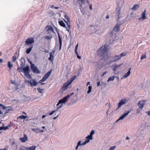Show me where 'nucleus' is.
I'll return each mask as SVG.
<instances>
[{
  "mask_svg": "<svg viewBox=\"0 0 150 150\" xmlns=\"http://www.w3.org/2000/svg\"><path fill=\"white\" fill-rule=\"evenodd\" d=\"M107 47V46L105 45L103 46L97 52L98 54L100 56L101 59L104 60H107L109 58Z\"/></svg>",
  "mask_w": 150,
  "mask_h": 150,
  "instance_id": "nucleus-1",
  "label": "nucleus"
},
{
  "mask_svg": "<svg viewBox=\"0 0 150 150\" xmlns=\"http://www.w3.org/2000/svg\"><path fill=\"white\" fill-rule=\"evenodd\" d=\"M76 76H75L71 78L70 79V80L67 81L66 83H65L63 84L62 88V90L63 91H65L68 88V86L71 84L72 82L76 79Z\"/></svg>",
  "mask_w": 150,
  "mask_h": 150,
  "instance_id": "nucleus-2",
  "label": "nucleus"
},
{
  "mask_svg": "<svg viewBox=\"0 0 150 150\" xmlns=\"http://www.w3.org/2000/svg\"><path fill=\"white\" fill-rule=\"evenodd\" d=\"M1 114L4 115L8 112L9 111L11 110L12 108L10 107H5L1 104Z\"/></svg>",
  "mask_w": 150,
  "mask_h": 150,
  "instance_id": "nucleus-3",
  "label": "nucleus"
},
{
  "mask_svg": "<svg viewBox=\"0 0 150 150\" xmlns=\"http://www.w3.org/2000/svg\"><path fill=\"white\" fill-rule=\"evenodd\" d=\"M64 17L65 19V20H64V21L67 24V27H66V28L67 30L69 32L70 28V19L66 13L64 14Z\"/></svg>",
  "mask_w": 150,
  "mask_h": 150,
  "instance_id": "nucleus-4",
  "label": "nucleus"
},
{
  "mask_svg": "<svg viewBox=\"0 0 150 150\" xmlns=\"http://www.w3.org/2000/svg\"><path fill=\"white\" fill-rule=\"evenodd\" d=\"M31 65L30 66V68L32 71L34 73L39 74L40 73V71L38 69L37 67H35L34 64L32 63V62H31L30 63Z\"/></svg>",
  "mask_w": 150,
  "mask_h": 150,
  "instance_id": "nucleus-5",
  "label": "nucleus"
},
{
  "mask_svg": "<svg viewBox=\"0 0 150 150\" xmlns=\"http://www.w3.org/2000/svg\"><path fill=\"white\" fill-rule=\"evenodd\" d=\"M51 73V70H50L47 72L45 76L43 77L42 79L39 81V83H41L42 82L44 81L47 79L49 76L50 75Z\"/></svg>",
  "mask_w": 150,
  "mask_h": 150,
  "instance_id": "nucleus-6",
  "label": "nucleus"
},
{
  "mask_svg": "<svg viewBox=\"0 0 150 150\" xmlns=\"http://www.w3.org/2000/svg\"><path fill=\"white\" fill-rule=\"evenodd\" d=\"M70 96L68 95L67 96L63 98L62 99H61L59 100V102L57 103V105H58L59 104L62 103H64L67 99L69 98Z\"/></svg>",
  "mask_w": 150,
  "mask_h": 150,
  "instance_id": "nucleus-7",
  "label": "nucleus"
},
{
  "mask_svg": "<svg viewBox=\"0 0 150 150\" xmlns=\"http://www.w3.org/2000/svg\"><path fill=\"white\" fill-rule=\"evenodd\" d=\"M34 42V40L33 38H29L27 39L25 41V45H28L31 44Z\"/></svg>",
  "mask_w": 150,
  "mask_h": 150,
  "instance_id": "nucleus-8",
  "label": "nucleus"
},
{
  "mask_svg": "<svg viewBox=\"0 0 150 150\" xmlns=\"http://www.w3.org/2000/svg\"><path fill=\"white\" fill-rule=\"evenodd\" d=\"M120 24H116L115 26L113 28V29L112 30V31L111 32V34H113V31H114L116 32H119L120 30Z\"/></svg>",
  "mask_w": 150,
  "mask_h": 150,
  "instance_id": "nucleus-9",
  "label": "nucleus"
},
{
  "mask_svg": "<svg viewBox=\"0 0 150 150\" xmlns=\"http://www.w3.org/2000/svg\"><path fill=\"white\" fill-rule=\"evenodd\" d=\"M27 83H29L30 84L31 86H35L37 84V83L35 79H33L30 81H28Z\"/></svg>",
  "mask_w": 150,
  "mask_h": 150,
  "instance_id": "nucleus-10",
  "label": "nucleus"
},
{
  "mask_svg": "<svg viewBox=\"0 0 150 150\" xmlns=\"http://www.w3.org/2000/svg\"><path fill=\"white\" fill-rule=\"evenodd\" d=\"M145 101V100H141L139 101L138 103V105L139 108L142 109L143 108Z\"/></svg>",
  "mask_w": 150,
  "mask_h": 150,
  "instance_id": "nucleus-11",
  "label": "nucleus"
},
{
  "mask_svg": "<svg viewBox=\"0 0 150 150\" xmlns=\"http://www.w3.org/2000/svg\"><path fill=\"white\" fill-rule=\"evenodd\" d=\"M13 124L11 122L8 126L6 127H4V125L3 124V126L1 127V130H6L8 129L9 127L13 126Z\"/></svg>",
  "mask_w": 150,
  "mask_h": 150,
  "instance_id": "nucleus-12",
  "label": "nucleus"
},
{
  "mask_svg": "<svg viewBox=\"0 0 150 150\" xmlns=\"http://www.w3.org/2000/svg\"><path fill=\"white\" fill-rule=\"evenodd\" d=\"M113 59H114L113 60H111L110 61V62L112 63L114 62H116L121 59L120 57V55H115L113 57Z\"/></svg>",
  "mask_w": 150,
  "mask_h": 150,
  "instance_id": "nucleus-13",
  "label": "nucleus"
},
{
  "mask_svg": "<svg viewBox=\"0 0 150 150\" xmlns=\"http://www.w3.org/2000/svg\"><path fill=\"white\" fill-rule=\"evenodd\" d=\"M146 10L142 12L141 13L142 17L139 18V20H140L141 19H142L143 20H145L146 18Z\"/></svg>",
  "mask_w": 150,
  "mask_h": 150,
  "instance_id": "nucleus-14",
  "label": "nucleus"
},
{
  "mask_svg": "<svg viewBox=\"0 0 150 150\" xmlns=\"http://www.w3.org/2000/svg\"><path fill=\"white\" fill-rule=\"evenodd\" d=\"M130 112V111L128 110L126 111V112L123 115L121 116L120 118L118 119L117 121L116 122L119 121L120 120H122Z\"/></svg>",
  "mask_w": 150,
  "mask_h": 150,
  "instance_id": "nucleus-15",
  "label": "nucleus"
},
{
  "mask_svg": "<svg viewBox=\"0 0 150 150\" xmlns=\"http://www.w3.org/2000/svg\"><path fill=\"white\" fill-rule=\"evenodd\" d=\"M122 64H115L112 66V70L114 71H115L116 70L119 69L122 65Z\"/></svg>",
  "mask_w": 150,
  "mask_h": 150,
  "instance_id": "nucleus-16",
  "label": "nucleus"
},
{
  "mask_svg": "<svg viewBox=\"0 0 150 150\" xmlns=\"http://www.w3.org/2000/svg\"><path fill=\"white\" fill-rule=\"evenodd\" d=\"M126 100L125 99H122L120 102H119L118 104V108H120L122 105H124L126 101Z\"/></svg>",
  "mask_w": 150,
  "mask_h": 150,
  "instance_id": "nucleus-17",
  "label": "nucleus"
},
{
  "mask_svg": "<svg viewBox=\"0 0 150 150\" xmlns=\"http://www.w3.org/2000/svg\"><path fill=\"white\" fill-rule=\"evenodd\" d=\"M58 35L59 38V50H60L61 49L62 46V39L59 33H58Z\"/></svg>",
  "mask_w": 150,
  "mask_h": 150,
  "instance_id": "nucleus-18",
  "label": "nucleus"
},
{
  "mask_svg": "<svg viewBox=\"0 0 150 150\" xmlns=\"http://www.w3.org/2000/svg\"><path fill=\"white\" fill-rule=\"evenodd\" d=\"M24 137L21 138L20 139V140L23 143L25 142L26 141H28V137L26 136V135L24 134Z\"/></svg>",
  "mask_w": 150,
  "mask_h": 150,
  "instance_id": "nucleus-19",
  "label": "nucleus"
},
{
  "mask_svg": "<svg viewBox=\"0 0 150 150\" xmlns=\"http://www.w3.org/2000/svg\"><path fill=\"white\" fill-rule=\"evenodd\" d=\"M131 69V68H130L128 71L127 73L125 74L123 76L122 78L121 79H122L123 78L125 79L128 77L130 74V70Z\"/></svg>",
  "mask_w": 150,
  "mask_h": 150,
  "instance_id": "nucleus-20",
  "label": "nucleus"
},
{
  "mask_svg": "<svg viewBox=\"0 0 150 150\" xmlns=\"http://www.w3.org/2000/svg\"><path fill=\"white\" fill-rule=\"evenodd\" d=\"M95 133V131L94 130H92L90 133V135H88L86 137V139L89 138L90 140H92L93 139L92 135Z\"/></svg>",
  "mask_w": 150,
  "mask_h": 150,
  "instance_id": "nucleus-21",
  "label": "nucleus"
},
{
  "mask_svg": "<svg viewBox=\"0 0 150 150\" xmlns=\"http://www.w3.org/2000/svg\"><path fill=\"white\" fill-rule=\"evenodd\" d=\"M116 14L118 18H120L119 16L120 14V9L119 7H117L116 9Z\"/></svg>",
  "mask_w": 150,
  "mask_h": 150,
  "instance_id": "nucleus-22",
  "label": "nucleus"
},
{
  "mask_svg": "<svg viewBox=\"0 0 150 150\" xmlns=\"http://www.w3.org/2000/svg\"><path fill=\"white\" fill-rule=\"evenodd\" d=\"M30 69V67L28 65L26 66L25 67L23 68L24 72L29 71Z\"/></svg>",
  "mask_w": 150,
  "mask_h": 150,
  "instance_id": "nucleus-23",
  "label": "nucleus"
},
{
  "mask_svg": "<svg viewBox=\"0 0 150 150\" xmlns=\"http://www.w3.org/2000/svg\"><path fill=\"white\" fill-rule=\"evenodd\" d=\"M33 48V45H30L29 48H27L26 50V52L27 54H29Z\"/></svg>",
  "mask_w": 150,
  "mask_h": 150,
  "instance_id": "nucleus-24",
  "label": "nucleus"
},
{
  "mask_svg": "<svg viewBox=\"0 0 150 150\" xmlns=\"http://www.w3.org/2000/svg\"><path fill=\"white\" fill-rule=\"evenodd\" d=\"M59 25L63 27L64 28L66 27H66L65 25V23H64L63 21H59Z\"/></svg>",
  "mask_w": 150,
  "mask_h": 150,
  "instance_id": "nucleus-25",
  "label": "nucleus"
},
{
  "mask_svg": "<svg viewBox=\"0 0 150 150\" xmlns=\"http://www.w3.org/2000/svg\"><path fill=\"white\" fill-rule=\"evenodd\" d=\"M17 54V53H16L13 56L12 58L11 61L12 62H15L16 60L17 59L16 55Z\"/></svg>",
  "mask_w": 150,
  "mask_h": 150,
  "instance_id": "nucleus-26",
  "label": "nucleus"
},
{
  "mask_svg": "<svg viewBox=\"0 0 150 150\" xmlns=\"http://www.w3.org/2000/svg\"><path fill=\"white\" fill-rule=\"evenodd\" d=\"M139 7V5L138 4H135L132 8V10H135Z\"/></svg>",
  "mask_w": 150,
  "mask_h": 150,
  "instance_id": "nucleus-27",
  "label": "nucleus"
},
{
  "mask_svg": "<svg viewBox=\"0 0 150 150\" xmlns=\"http://www.w3.org/2000/svg\"><path fill=\"white\" fill-rule=\"evenodd\" d=\"M46 28H47V31L50 30L52 32H54L53 28L52 27L50 26H47L46 27Z\"/></svg>",
  "mask_w": 150,
  "mask_h": 150,
  "instance_id": "nucleus-28",
  "label": "nucleus"
},
{
  "mask_svg": "<svg viewBox=\"0 0 150 150\" xmlns=\"http://www.w3.org/2000/svg\"><path fill=\"white\" fill-rule=\"evenodd\" d=\"M31 129L32 131L38 134L39 132V128H32Z\"/></svg>",
  "mask_w": 150,
  "mask_h": 150,
  "instance_id": "nucleus-29",
  "label": "nucleus"
},
{
  "mask_svg": "<svg viewBox=\"0 0 150 150\" xmlns=\"http://www.w3.org/2000/svg\"><path fill=\"white\" fill-rule=\"evenodd\" d=\"M36 148V146H35L27 147L28 150H35Z\"/></svg>",
  "mask_w": 150,
  "mask_h": 150,
  "instance_id": "nucleus-30",
  "label": "nucleus"
},
{
  "mask_svg": "<svg viewBox=\"0 0 150 150\" xmlns=\"http://www.w3.org/2000/svg\"><path fill=\"white\" fill-rule=\"evenodd\" d=\"M28 117L27 116H25L24 115H21L17 117V119H25L26 118Z\"/></svg>",
  "mask_w": 150,
  "mask_h": 150,
  "instance_id": "nucleus-31",
  "label": "nucleus"
},
{
  "mask_svg": "<svg viewBox=\"0 0 150 150\" xmlns=\"http://www.w3.org/2000/svg\"><path fill=\"white\" fill-rule=\"evenodd\" d=\"M55 52V50H54L52 51L50 53V57L52 58V59H53V57L54 53Z\"/></svg>",
  "mask_w": 150,
  "mask_h": 150,
  "instance_id": "nucleus-32",
  "label": "nucleus"
},
{
  "mask_svg": "<svg viewBox=\"0 0 150 150\" xmlns=\"http://www.w3.org/2000/svg\"><path fill=\"white\" fill-rule=\"evenodd\" d=\"M8 66L9 68L10 69H11V68L13 67V65L11 63L10 61H9L8 63Z\"/></svg>",
  "mask_w": 150,
  "mask_h": 150,
  "instance_id": "nucleus-33",
  "label": "nucleus"
},
{
  "mask_svg": "<svg viewBox=\"0 0 150 150\" xmlns=\"http://www.w3.org/2000/svg\"><path fill=\"white\" fill-rule=\"evenodd\" d=\"M115 76H112L108 78V80L107 81H112L114 80L115 78Z\"/></svg>",
  "mask_w": 150,
  "mask_h": 150,
  "instance_id": "nucleus-34",
  "label": "nucleus"
},
{
  "mask_svg": "<svg viewBox=\"0 0 150 150\" xmlns=\"http://www.w3.org/2000/svg\"><path fill=\"white\" fill-rule=\"evenodd\" d=\"M24 75L25 77L27 78H29V77H30L29 71L24 72Z\"/></svg>",
  "mask_w": 150,
  "mask_h": 150,
  "instance_id": "nucleus-35",
  "label": "nucleus"
},
{
  "mask_svg": "<svg viewBox=\"0 0 150 150\" xmlns=\"http://www.w3.org/2000/svg\"><path fill=\"white\" fill-rule=\"evenodd\" d=\"M19 150H28L27 147L24 146H21L19 148Z\"/></svg>",
  "mask_w": 150,
  "mask_h": 150,
  "instance_id": "nucleus-36",
  "label": "nucleus"
},
{
  "mask_svg": "<svg viewBox=\"0 0 150 150\" xmlns=\"http://www.w3.org/2000/svg\"><path fill=\"white\" fill-rule=\"evenodd\" d=\"M127 54V53L124 52L121 53L120 54V58H121V57L125 56Z\"/></svg>",
  "mask_w": 150,
  "mask_h": 150,
  "instance_id": "nucleus-37",
  "label": "nucleus"
},
{
  "mask_svg": "<svg viewBox=\"0 0 150 150\" xmlns=\"http://www.w3.org/2000/svg\"><path fill=\"white\" fill-rule=\"evenodd\" d=\"M88 91H87V93H89L91 92V91L92 87L91 86H88Z\"/></svg>",
  "mask_w": 150,
  "mask_h": 150,
  "instance_id": "nucleus-38",
  "label": "nucleus"
},
{
  "mask_svg": "<svg viewBox=\"0 0 150 150\" xmlns=\"http://www.w3.org/2000/svg\"><path fill=\"white\" fill-rule=\"evenodd\" d=\"M44 89H42L40 88H37V90L38 91V92L40 93H42L43 91L44 90Z\"/></svg>",
  "mask_w": 150,
  "mask_h": 150,
  "instance_id": "nucleus-39",
  "label": "nucleus"
},
{
  "mask_svg": "<svg viewBox=\"0 0 150 150\" xmlns=\"http://www.w3.org/2000/svg\"><path fill=\"white\" fill-rule=\"evenodd\" d=\"M78 44H77V45H76L75 47V52L76 54H77V49H78Z\"/></svg>",
  "mask_w": 150,
  "mask_h": 150,
  "instance_id": "nucleus-40",
  "label": "nucleus"
},
{
  "mask_svg": "<svg viewBox=\"0 0 150 150\" xmlns=\"http://www.w3.org/2000/svg\"><path fill=\"white\" fill-rule=\"evenodd\" d=\"M81 142L79 141L78 142L77 144V145L76 148V150L78 149V147L79 146L81 145Z\"/></svg>",
  "mask_w": 150,
  "mask_h": 150,
  "instance_id": "nucleus-41",
  "label": "nucleus"
},
{
  "mask_svg": "<svg viewBox=\"0 0 150 150\" xmlns=\"http://www.w3.org/2000/svg\"><path fill=\"white\" fill-rule=\"evenodd\" d=\"M146 58V55H143L141 57V59H145Z\"/></svg>",
  "mask_w": 150,
  "mask_h": 150,
  "instance_id": "nucleus-42",
  "label": "nucleus"
},
{
  "mask_svg": "<svg viewBox=\"0 0 150 150\" xmlns=\"http://www.w3.org/2000/svg\"><path fill=\"white\" fill-rule=\"evenodd\" d=\"M116 148V146H112L110 147L109 150H114Z\"/></svg>",
  "mask_w": 150,
  "mask_h": 150,
  "instance_id": "nucleus-43",
  "label": "nucleus"
},
{
  "mask_svg": "<svg viewBox=\"0 0 150 150\" xmlns=\"http://www.w3.org/2000/svg\"><path fill=\"white\" fill-rule=\"evenodd\" d=\"M8 146H5V148L4 149H1V150H8Z\"/></svg>",
  "mask_w": 150,
  "mask_h": 150,
  "instance_id": "nucleus-44",
  "label": "nucleus"
},
{
  "mask_svg": "<svg viewBox=\"0 0 150 150\" xmlns=\"http://www.w3.org/2000/svg\"><path fill=\"white\" fill-rule=\"evenodd\" d=\"M55 110L52 111L51 112L49 113V115H52L55 112Z\"/></svg>",
  "mask_w": 150,
  "mask_h": 150,
  "instance_id": "nucleus-45",
  "label": "nucleus"
},
{
  "mask_svg": "<svg viewBox=\"0 0 150 150\" xmlns=\"http://www.w3.org/2000/svg\"><path fill=\"white\" fill-rule=\"evenodd\" d=\"M77 55V57L79 59H81V57L80 56H79L78 54V53H77V54H76Z\"/></svg>",
  "mask_w": 150,
  "mask_h": 150,
  "instance_id": "nucleus-46",
  "label": "nucleus"
},
{
  "mask_svg": "<svg viewBox=\"0 0 150 150\" xmlns=\"http://www.w3.org/2000/svg\"><path fill=\"white\" fill-rule=\"evenodd\" d=\"M51 38V37H49V36H46L45 37V39H47V40H50V39Z\"/></svg>",
  "mask_w": 150,
  "mask_h": 150,
  "instance_id": "nucleus-47",
  "label": "nucleus"
},
{
  "mask_svg": "<svg viewBox=\"0 0 150 150\" xmlns=\"http://www.w3.org/2000/svg\"><path fill=\"white\" fill-rule=\"evenodd\" d=\"M90 139L89 138L86 139L85 140V141L87 143H88L90 141Z\"/></svg>",
  "mask_w": 150,
  "mask_h": 150,
  "instance_id": "nucleus-48",
  "label": "nucleus"
},
{
  "mask_svg": "<svg viewBox=\"0 0 150 150\" xmlns=\"http://www.w3.org/2000/svg\"><path fill=\"white\" fill-rule=\"evenodd\" d=\"M89 8L91 10H92V5L91 4H90L89 5Z\"/></svg>",
  "mask_w": 150,
  "mask_h": 150,
  "instance_id": "nucleus-49",
  "label": "nucleus"
},
{
  "mask_svg": "<svg viewBox=\"0 0 150 150\" xmlns=\"http://www.w3.org/2000/svg\"><path fill=\"white\" fill-rule=\"evenodd\" d=\"M107 73V72H105L103 73V74L101 75V76H103L105 74H106Z\"/></svg>",
  "mask_w": 150,
  "mask_h": 150,
  "instance_id": "nucleus-50",
  "label": "nucleus"
},
{
  "mask_svg": "<svg viewBox=\"0 0 150 150\" xmlns=\"http://www.w3.org/2000/svg\"><path fill=\"white\" fill-rule=\"evenodd\" d=\"M139 112H140V110L139 109H137V110L136 113H139Z\"/></svg>",
  "mask_w": 150,
  "mask_h": 150,
  "instance_id": "nucleus-51",
  "label": "nucleus"
},
{
  "mask_svg": "<svg viewBox=\"0 0 150 150\" xmlns=\"http://www.w3.org/2000/svg\"><path fill=\"white\" fill-rule=\"evenodd\" d=\"M87 143L86 141H85L84 142L81 144V145H84L86 144Z\"/></svg>",
  "mask_w": 150,
  "mask_h": 150,
  "instance_id": "nucleus-52",
  "label": "nucleus"
},
{
  "mask_svg": "<svg viewBox=\"0 0 150 150\" xmlns=\"http://www.w3.org/2000/svg\"><path fill=\"white\" fill-rule=\"evenodd\" d=\"M97 86H98L100 85V81H98L97 82Z\"/></svg>",
  "mask_w": 150,
  "mask_h": 150,
  "instance_id": "nucleus-53",
  "label": "nucleus"
},
{
  "mask_svg": "<svg viewBox=\"0 0 150 150\" xmlns=\"http://www.w3.org/2000/svg\"><path fill=\"white\" fill-rule=\"evenodd\" d=\"M15 144V141H13L12 142V145H14Z\"/></svg>",
  "mask_w": 150,
  "mask_h": 150,
  "instance_id": "nucleus-54",
  "label": "nucleus"
},
{
  "mask_svg": "<svg viewBox=\"0 0 150 150\" xmlns=\"http://www.w3.org/2000/svg\"><path fill=\"white\" fill-rule=\"evenodd\" d=\"M90 84V82H87V83H86V86H88V85Z\"/></svg>",
  "mask_w": 150,
  "mask_h": 150,
  "instance_id": "nucleus-55",
  "label": "nucleus"
},
{
  "mask_svg": "<svg viewBox=\"0 0 150 150\" xmlns=\"http://www.w3.org/2000/svg\"><path fill=\"white\" fill-rule=\"evenodd\" d=\"M46 115H43L42 117V118H44L45 117H46Z\"/></svg>",
  "mask_w": 150,
  "mask_h": 150,
  "instance_id": "nucleus-56",
  "label": "nucleus"
},
{
  "mask_svg": "<svg viewBox=\"0 0 150 150\" xmlns=\"http://www.w3.org/2000/svg\"><path fill=\"white\" fill-rule=\"evenodd\" d=\"M58 115H57L56 117H54V118H53V119L54 120H55L56 119L57 117H58Z\"/></svg>",
  "mask_w": 150,
  "mask_h": 150,
  "instance_id": "nucleus-57",
  "label": "nucleus"
},
{
  "mask_svg": "<svg viewBox=\"0 0 150 150\" xmlns=\"http://www.w3.org/2000/svg\"><path fill=\"white\" fill-rule=\"evenodd\" d=\"M86 0L87 3L88 4L90 5V3H89V1L88 0Z\"/></svg>",
  "mask_w": 150,
  "mask_h": 150,
  "instance_id": "nucleus-58",
  "label": "nucleus"
},
{
  "mask_svg": "<svg viewBox=\"0 0 150 150\" xmlns=\"http://www.w3.org/2000/svg\"><path fill=\"white\" fill-rule=\"evenodd\" d=\"M44 130H40L39 129V132H44Z\"/></svg>",
  "mask_w": 150,
  "mask_h": 150,
  "instance_id": "nucleus-59",
  "label": "nucleus"
},
{
  "mask_svg": "<svg viewBox=\"0 0 150 150\" xmlns=\"http://www.w3.org/2000/svg\"><path fill=\"white\" fill-rule=\"evenodd\" d=\"M147 114L149 115H150V111L148 112Z\"/></svg>",
  "mask_w": 150,
  "mask_h": 150,
  "instance_id": "nucleus-60",
  "label": "nucleus"
},
{
  "mask_svg": "<svg viewBox=\"0 0 150 150\" xmlns=\"http://www.w3.org/2000/svg\"><path fill=\"white\" fill-rule=\"evenodd\" d=\"M59 8V7H54V8L56 9H58Z\"/></svg>",
  "mask_w": 150,
  "mask_h": 150,
  "instance_id": "nucleus-61",
  "label": "nucleus"
},
{
  "mask_svg": "<svg viewBox=\"0 0 150 150\" xmlns=\"http://www.w3.org/2000/svg\"><path fill=\"white\" fill-rule=\"evenodd\" d=\"M52 58L50 57L49 58H48L49 60H52Z\"/></svg>",
  "mask_w": 150,
  "mask_h": 150,
  "instance_id": "nucleus-62",
  "label": "nucleus"
},
{
  "mask_svg": "<svg viewBox=\"0 0 150 150\" xmlns=\"http://www.w3.org/2000/svg\"><path fill=\"white\" fill-rule=\"evenodd\" d=\"M109 18V16L108 15H107L106 17V18H107V19H108Z\"/></svg>",
  "mask_w": 150,
  "mask_h": 150,
  "instance_id": "nucleus-63",
  "label": "nucleus"
},
{
  "mask_svg": "<svg viewBox=\"0 0 150 150\" xmlns=\"http://www.w3.org/2000/svg\"><path fill=\"white\" fill-rule=\"evenodd\" d=\"M129 139V138L128 137H127L126 139V140H128Z\"/></svg>",
  "mask_w": 150,
  "mask_h": 150,
  "instance_id": "nucleus-64",
  "label": "nucleus"
}]
</instances>
